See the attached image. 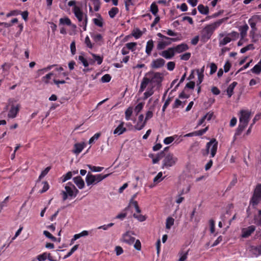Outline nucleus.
Wrapping results in <instances>:
<instances>
[{
	"label": "nucleus",
	"instance_id": "obj_1",
	"mask_svg": "<svg viewBox=\"0 0 261 261\" xmlns=\"http://www.w3.org/2000/svg\"><path fill=\"white\" fill-rule=\"evenodd\" d=\"M163 79V74L159 72L149 71L145 73L141 82L139 90V93H142L147 89L143 94L144 99H147L153 94L154 88L158 89L161 87Z\"/></svg>",
	"mask_w": 261,
	"mask_h": 261
},
{
	"label": "nucleus",
	"instance_id": "obj_2",
	"mask_svg": "<svg viewBox=\"0 0 261 261\" xmlns=\"http://www.w3.org/2000/svg\"><path fill=\"white\" fill-rule=\"evenodd\" d=\"M223 22L222 19H220L213 23L206 25L201 31V39L205 42L211 37L214 31L219 27Z\"/></svg>",
	"mask_w": 261,
	"mask_h": 261
},
{
	"label": "nucleus",
	"instance_id": "obj_3",
	"mask_svg": "<svg viewBox=\"0 0 261 261\" xmlns=\"http://www.w3.org/2000/svg\"><path fill=\"white\" fill-rule=\"evenodd\" d=\"M65 189V191H62L61 192L63 200H66L68 197H75L79 192V191L71 182H68L66 184Z\"/></svg>",
	"mask_w": 261,
	"mask_h": 261
},
{
	"label": "nucleus",
	"instance_id": "obj_4",
	"mask_svg": "<svg viewBox=\"0 0 261 261\" xmlns=\"http://www.w3.org/2000/svg\"><path fill=\"white\" fill-rule=\"evenodd\" d=\"M218 142L216 139H212L206 145V149L202 152L204 156L207 155L210 152V157L214 158L217 151Z\"/></svg>",
	"mask_w": 261,
	"mask_h": 261
},
{
	"label": "nucleus",
	"instance_id": "obj_5",
	"mask_svg": "<svg viewBox=\"0 0 261 261\" xmlns=\"http://www.w3.org/2000/svg\"><path fill=\"white\" fill-rule=\"evenodd\" d=\"M261 201V184H257L254 190L253 195L249 201V205L256 208Z\"/></svg>",
	"mask_w": 261,
	"mask_h": 261
},
{
	"label": "nucleus",
	"instance_id": "obj_6",
	"mask_svg": "<svg viewBox=\"0 0 261 261\" xmlns=\"http://www.w3.org/2000/svg\"><path fill=\"white\" fill-rule=\"evenodd\" d=\"M164 159L163 161V168H168L173 166L176 164L178 161L177 157L175 156L172 153H168L166 155L165 154Z\"/></svg>",
	"mask_w": 261,
	"mask_h": 261
},
{
	"label": "nucleus",
	"instance_id": "obj_7",
	"mask_svg": "<svg viewBox=\"0 0 261 261\" xmlns=\"http://www.w3.org/2000/svg\"><path fill=\"white\" fill-rule=\"evenodd\" d=\"M239 123L248 125L250 120V112L248 110H241L240 112Z\"/></svg>",
	"mask_w": 261,
	"mask_h": 261
},
{
	"label": "nucleus",
	"instance_id": "obj_8",
	"mask_svg": "<svg viewBox=\"0 0 261 261\" xmlns=\"http://www.w3.org/2000/svg\"><path fill=\"white\" fill-rule=\"evenodd\" d=\"M175 52L172 47H169L159 53V55L166 59H171L175 55Z\"/></svg>",
	"mask_w": 261,
	"mask_h": 261
},
{
	"label": "nucleus",
	"instance_id": "obj_9",
	"mask_svg": "<svg viewBox=\"0 0 261 261\" xmlns=\"http://www.w3.org/2000/svg\"><path fill=\"white\" fill-rule=\"evenodd\" d=\"M255 227L254 225H251L246 228L242 229V237L247 238L255 231Z\"/></svg>",
	"mask_w": 261,
	"mask_h": 261
},
{
	"label": "nucleus",
	"instance_id": "obj_10",
	"mask_svg": "<svg viewBox=\"0 0 261 261\" xmlns=\"http://www.w3.org/2000/svg\"><path fill=\"white\" fill-rule=\"evenodd\" d=\"M130 233V231H127L123 234L122 239L123 242L128 245H132L135 241V238L131 236Z\"/></svg>",
	"mask_w": 261,
	"mask_h": 261
},
{
	"label": "nucleus",
	"instance_id": "obj_11",
	"mask_svg": "<svg viewBox=\"0 0 261 261\" xmlns=\"http://www.w3.org/2000/svg\"><path fill=\"white\" fill-rule=\"evenodd\" d=\"M165 63V61L162 58H158L153 60L151 64V67L154 69H157L162 67Z\"/></svg>",
	"mask_w": 261,
	"mask_h": 261
},
{
	"label": "nucleus",
	"instance_id": "obj_12",
	"mask_svg": "<svg viewBox=\"0 0 261 261\" xmlns=\"http://www.w3.org/2000/svg\"><path fill=\"white\" fill-rule=\"evenodd\" d=\"M259 19V16L258 15H254L248 20V22L252 29V31L250 32L251 33L256 31V24Z\"/></svg>",
	"mask_w": 261,
	"mask_h": 261
},
{
	"label": "nucleus",
	"instance_id": "obj_13",
	"mask_svg": "<svg viewBox=\"0 0 261 261\" xmlns=\"http://www.w3.org/2000/svg\"><path fill=\"white\" fill-rule=\"evenodd\" d=\"M72 11L79 21L82 22L83 20L84 14L81 9L77 6H74Z\"/></svg>",
	"mask_w": 261,
	"mask_h": 261
},
{
	"label": "nucleus",
	"instance_id": "obj_14",
	"mask_svg": "<svg viewBox=\"0 0 261 261\" xmlns=\"http://www.w3.org/2000/svg\"><path fill=\"white\" fill-rule=\"evenodd\" d=\"M124 122L123 121H120L119 124L118 125V126L114 129L113 132V134L114 135H120L123 134L124 133H125L127 129L126 127L124 126Z\"/></svg>",
	"mask_w": 261,
	"mask_h": 261
},
{
	"label": "nucleus",
	"instance_id": "obj_15",
	"mask_svg": "<svg viewBox=\"0 0 261 261\" xmlns=\"http://www.w3.org/2000/svg\"><path fill=\"white\" fill-rule=\"evenodd\" d=\"M173 48L174 50L175 54H179L189 49V46L187 44L182 43L174 47H173Z\"/></svg>",
	"mask_w": 261,
	"mask_h": 261
},
{
	"label": "nucleus",
	"instance_id": "obj_16",
	"mask_svg": "<svg viewBox=\"0 0 261 261\" xmlns=\"http://www.w3.org/2000/svg\"><path fill=\"white\" fill-rule=\"evenodd\" d=\"M157 36L159 37L164 39V41H165V42L170 43V45L172 43V42H176V41H179L180 40V39L178 37H176V38L168 37L167 36H166L163 35L161 33H158L157 34Z\"/></svg>",
	"mask_w": 261,
	"mask_h": 261
},
{
	"label": "nucleus",
	"instance_id": "obj_17",
	"mask_svg": "<svg viewBox=\"0 0 261 261\" xmlns=\"http://www.w3.org/2000/svg\"><path fill=\"white\" fill-rule=\"evenodd\" d=\"M154 47V41L152 40H149L146 45L145 53L147 56H149L151 54V51Z\"/></svg>",
	"mask_w": 261,
	"mask_h": 261
},
{
	"label": "nucleus",
	"instance_id": "obj_18",
	"mask_svg": "<svg viewBox=\"0 0 261 261\" xmlns=\"http://www.w3.org/2000/svg\"><path fill=\"white\" fill-rule=\"evenodd\" d=\"M73 180L80 189H82L84 188V181L80 176L74 177L73 178Z\"/></svg>",
	"mask_w": 261,
	"mask_h": 261
},
{
	"label": "nucleus",
	"instance_id": "obj_19",
	"mask_svg": "<svg viewBox=\"0 0 261 261\" xmlns=\"http://www.w3.org/2000/svg\"><path fill=\"white\" fill-rule=\"evenodd\" d=\"M19 107L18 106H12L9 112L8 117L9 118H14L16 117L17 113L19 112Z\"/></svg>",
	"mask_w": 261,
	"mask_h": 261
},
{
	"label": "nucleus",
	"instance_id": "obj_20",
	"mask_svg": "<svg viewBox=\"0 0 261 261\" xmlns=\"http://www.w3.org/2000/svg\"><path fill=\"white\" fill-rule=\"evenodd\" d=\"M86 182L88 186H91L92 185H95L96 182L94 175H93L91 173L88 172L86 177Z\"/></svg>",
	"mask_w": 261,
	"mask_h": 261
},
{
	"label": "nucleus",
	"instance_id": "obj_21",
	"mask_svg": "<svg viewBox=\"0 0 261 261\" xmlns=\"http://www.w3.org/2000/svg\"><path fill=\"white\" fill-rule=\"evenodd\" d=\"M170 45V43L165 42L164 39L158 41L156 45V49L159 50H163L166 48V46Z\"/></svg>",
	"mask_w": 261,
	"mask_h": 261
},
{
	"label": "nucleus",
	"instance_id": "obj_22",
	"mask_svg": "<svg viewBox=\"0 0 261 261\" xmlns=\"http://www.w3.org/2000/svg\"><path fill=\"white\" fill-rule=\"evenodd\" d=\"M247 126V125L239 123V126L236 131V133L234 134V140L236 139V136H240L243 131L244 130L245 127Z\"/></svg>",
	"mask_w": 261,
	"mask_h": 261
},
{
	"label": "nucleus",
	"instance_id": "obj_23",
	"mask_svg": "<svg viewBox=\"0 0 261 261\" xmlns=\"http://www.w3.org/2000/svg\"><path fill=\"white\" fill-rule=\"evenodd\" d=\"M238 83L236 82H233L231 84L229 85L227 89V93L228 95V97H230L233 93V90L235 88V87L237 85Z\"/></svg>",
	"mask_w": 261,
	"mask_h": 261
},
{
	"label": "nucleus",
	"instance_id": "obj_24",
	"mask_svg": "<svg viewBox=\"0 0 261 261\" xmlns=\"http://www.w3.org/2000/svg\"><path fill=\"white\" fill-rule=\"evenodd\" d=\"M249 29V27L247 24L240 27L239 28V31H240V35L241 39H243L245 37H246L247 35V31Z\"/></svg>",
	"mask_w": 261,
	"mask_h": 261
},
{
	"label": "nucleus",
	"instance_id": "obj_25",
	"mask_svg": "<svg viewBox=\"0 0 261 261\" xmlns=\"http://www.w3.org/2000/svg\"><path fill=\"white\" fill-rule=\"evenodd\" d=\"M197 9L199 12L202 14L207 15L209 13L208 7L207 6H204L202 4L199 5Z\"/></svg>",
	"mask_w": 261,
	"mask_h": 261
},
{
	"label": "nucleus",
	"instance_id": "obj_26",
	"mask_svg": "<svg viewBox=\"0 0 261 261\" xmlns=\"http://www.w3.org/2000/svg\"><path fill=\"white\" fill-rule=\"evenodd\" d=\"M132 206L134 207V208H135V210L137 213L140 214L141 212V210H140V208L139 206L137 201L129 203L128 206L126 207L125 208V209L124 210V211H125L127 210L128 209L129 207H132Z\"/></svg>",
	"mask_w": 261,
	"mask_h": 261
},
{
	"label": "nucleus",
	"instance_id": "obj_27",
	"mask_svg": "<svg viewBox=\"0 0 261 261\" xmlns=\"http://www.w3.org/2000/svg\"><path fill=\"white\" fill-rule=\"evenodd\" d=\"M93 23L99 27H102L103 25V19L100 15L98 14V18H93Z\"/></svg>",
	"mask_w": 261,
	"mask_h": 261
},
{
	"label": "nucleus",
	"instance_id": "obj_28",
	"mask_svg": "<svg viewBox=\"0 0 261 261\" xmlns=\"http://www.w3.org/2000/svg\"><path fill=\"white\" fill-rule=\"evenodd\" d=\"M84 149V145L81 143H76L74 145L73 152L76 154H79Z\"/></svg>",
	"mask_w": 261,
	"mask_h": 261
},
{
	"label": "nucleus",
	"instance_id": "obj_29",
	"mask_svg": "<svg viewBox=\"0 0 261 261\" xmlns=\"http://www.w3.org/2000/svg\"><path fill=\"white\" fill-rule=\"evenodd\" d=\"M165 156V152L164 151H161L160 153L156 154L155 158L152 159V163L156 164L159 161Z\"/></svg>",
	"mask_w": 261,
	"mask_h": 261
},
{
	"label": "nucleus",
	"instance_id": "obj_30",
	"mask_svg": "<svg viewBox=\"0 0 261 261\" xmlns=\"http://www.w3.org/2000/svg\"><path fill=\"white\" fill-rule=\"evenodd\" d=\"M188 253L189 250L186 251L181 250L178 253L180 255V258H179L178 261H185L187 258Z\"/></svg>",
	"mask_w": 261,
	"mask_h": 261
},
{
	"label": "nucleus",
	"instance_id": "obj_31",
	"mask_svg": "<svg viewBox=\"0 0 261 261\" xmlns=\"http://www.w3.org/2000/svg\"><path fill=\"white\" fill-rule=\"evenodd\" d=\"M133 108L132 107H128L125 111V118L126 120H129L132 115Z\"/></svg>",
	"mask_w": 261,
	"mask_h": 261
},
{
	"label": "nucleus",
	"instance_id": "obj_32",
	"mask_svg": "<svg viewBox=\"0 0 261 261\" xmlns=\"http://www.w3.org/2000/svg\"><path fill=\"white\" fill-rule=\"evenodd\" d=\"M174 219L171 217H169L167 218L166 221V228L168 229H170L171 226L174 224Z\"/></svg>",
	"mask_w": 261,
	"mask_h": 261
},
{
	"label": "nucleus",
	"instance_id": "obj_33",
	"mask_svg": "<svg viewBox=\"0 0 261 261\" xmlns=\"http://www.w3.org/2000/svg\"><path fill=\"white\" fill-rule=\"evenodd\" d=\"M109 175V174L105 175H102L101 174L94 175L96 184L100 182L105 178H107Z\"/></svg>",
	"mask_w": 261,
	"mask_h": 261
},
{
	"label": "nucleus",
	"instance_id": "obj_34",
	"mask_svg": "<svg viewBox=\"0 0 261 261\" xmlns=\"http://www.w3.org/2000/svg\"><path fill=\"white\" fill-rule=\"evenodd\" d=\"M72 176V172L71 171L68 172L66 174L63 175L61 178L60 179L61 180L62 182H64L66 181H67L68 179H70L71 178Z\"/></svg>",
	"mask_w": 261,
	"mask_h": 261
},
{
	"label": "nucleus",
	"instance_id": "obj_35",
	"mask_svg": "<svg viewBox=\"0 0 261 261\" xmlns=\"http://www.w3.org/2000/svg\"><path fill=\"white\" fill-rule=\"evenodd\" d=\"M91 37L96 42H100L102 41V36L100 34H92L91 35Z\"/></svg>",
	"mask_w": 261,
	"mask_h": 261
},
{
	"label": "nucleus",
	"instance_id": "obj_36",
	"mask_svg": "<svg viewBox=\"0 0 261 261\" xmlns=\"http://www.w3.org/2000/svg\"><path fill=\"white\" fill-rule=\"evenodd\" d=\"M132 34L136 39H139L142 36L143 33L139 29L137 28L133 30Z\"/></svg>",
	"mask_w": 261,
	"mask_h": 261
},
{
	"label": "nucleus",
	"instance_id": "obj_37",
	"mask_svg": "<svg viewBox=\"0 0 261 261\" xmlns=\"http://www.w3.org/2000/svg\"><path fill=\"white\" fill-rule=\"evenodd\" d=\"M59 21H60V24H66L68 26L71 25V21L67 17L60 18Z\"/></svg>",
	"mask_w": 261,
	"mask_h": 261
},
{
	"label": "nucleus",
	"instance_id": "obj_38",
	"mask_svg": "<svg viewBox=\"0 0 261 261\" xmlns=\"http://www.w3.org/2000/svg\"><path fill=\"white\" fill-rule=\"evenodd\" d=\"M146 121L143 122H139L138 121L137 124L134 126L135 129L138 130H140L142 129L146 125Z\"/></svg>",
	"mask_w": 261,
	"mask_h": 261
},
{
	"label": "nucleus",
	"instance_id": "obj_39",
	"mask_svg": "<svg viewBox=\"0 0 261 261\" xmlns=\"http://www.w3.org/2000/svg\"><path fill=\"white\" fill-rule=\"evenodd\" d=\"M119 12V9L117 7H113L109 11V15L112 18H114L116 14Z\"/></svg>",
	"mask_w": 261,
	"mask_h": 261
},
{
	"label": "nucleus",
	"instance_id": "obj_40",
	"mask_svg": "<svg viewBox=\"0 0 261 261\" xmlns=\"http://www.w3.org/2000/svg\"><path fill=\"white\" fill-rule=\"evenodd\" d=\"M137 45V44L136 42H129L125 44V47L127 49L134 51L136 50Z\"/></svg>",
	"mask_w": 261,
	"mask_h": 261
},
{
	"label": "nucleus",
	"instance_id": "obj_41",
	"mask_svg": "<svg viewBox=\"0 0 261 261\" xmlns=\"http://www.w3.org/2000/svg\"><path fill=\"white\" fill-rule=\"evenodd\" d=\"M150 11L154 16H156L157 15V13L159 11V9L158 6L155 4V3H153L152 4H151L150 6Z\"/></svg>",
	"mask_w": 261,
	"mask_h": 261
},
{
	"label": "nucleus",
	"instance_id": "obj_42",
	"mask_svg": "<svg viewBox=\"0 0 261 261\" xmlns=\"http://www.w3.org/2000/svg\"><path fill=\"white\" fill-rule=\"evenodd\" d=\"M144 105V102H140L139 103L135 108L134 111L136 113V115H138L143 109Z\"/></svg>",
	"mask_w": 261,
	"mask_h": 261
},
{
	"label": "nucleus",
	"instance_id": "obj_43",
	"mask_svg": "<svg viewBox=\"0 0 261 261\" xmlns=\"http://www.w3.org/2000/svg\"><path fill=\"white\" fill-rule=\"evenodd\" d=\"M87 166L93 172H100L103 169V167H97L91 165H87Z\"/></svg>",
	"mask_w": 261,
	"mask_h": 261
},
{
	"label": "nucleus",
	"instance_id": "obj_44",
	"mask_svg": "<svg viewBox=\"0 0 261 261\" xmlns=\"http://www.w3.org/2000/svg\"><path fill=\"white\" fill-rule=\"evenodd\" d=\"M79 248V245H74L69 251V252L64 256V259L67 258L70 256Z\"/></svg>",
	"mask_w": 261,
	"mask_h": 261
},
{
	"label": "nucleus",
	"instance_id": "obj_45",
	"mask_svg": "<svg viewBox=\"0 0 261 261\" xmlns=\"http://www.w3.org/2000/svg\"><path fill=\"white\" fill-rule=\"evenodd\" d=\"M231 41V38L229 37L226 36L224 37L222 40L220 41L219 45L223 46L229 43Z\"/></svg>",
	"mask_w": 261,
	"mask_h": 261
},
{
	"label": "nucleus",
	"instance_id": "obj_46",
	"mask_svg": "<svg viewBox=\"0 0 261 261\" xmlns=\"http://www.w3.org/2000/svg\"><path fill=\"white\" fill-rule=\"evenodd\" d=\"M53 75V72H50L47 74L45 76L42 77V81L45 84H47L49 83V80L51 79V77Z\"/></svg>",
	"mask_w": 261,
	"mask_h": 261
},
{
	"label": "nucleus",
	"instance_id": "obj_47",
	"mask_svg": "<svg viewBox=\"0 0 261 261\" xmlns=\"http://www.w3.org/2000/svg\"><path fill=\"white\" fill-rule=\"evenodd\" d=\"M43 233L46 237L50 239L52 241L56 242L57 241V238L53 236L49 231L44 230Z\"/></svg>",
	"mask_w": 261,
	"mask_h": 261
},
{
	"label": "nucleus",
	"instance_id": "obj_48",
	"mask_svg": "<svg viewBox=\"0 0 261 261\" xmlns=\"http://www.w3.org/2000/svg\"><path fill=\"white\" fill-rule=\"evenodd\" d=\"M176 136H177L175 135L173 136L166 137L164 139L163 142L165 144H167V145L171 143L174 140V139L176 137Z\"/></svg>",
	"mask_w": 261,
	"mask_h": 261
},
{
	"label": "nucleus",
	"instance_id": "obj_49",
	"mask_svg": "<svg viewBox=\"0 0 261 261\" xmlns=\"http://www.w3.org/2000/svg\"><path fill=\"white\" fill-rule=\"evenodd\" d=\"M253 49H254L253 45L252 44H250L247 45L246 46L241 48L240 50V53L242 54H244L249 50Z\"/></svg>",
	"mask_w": 261,
	"mask_h": 261
},
{
	"label": "nucleus",
	"instance_id": "obj_50",
	"mask_svg": "<svg viewBox=\"0 0 261 261\" xmlns=\"http://www.w3.org/2000/svg\"><path fill=\"white\" fill-rule=\"evenodd\" d=\"M172 98L169 97L166 99V100L165 101V102L163 106V108H162V113H164L166 108L169 105L171 101H172Z\"/></svg>",
	"mask_w": 261,
	"mask_h": 261
},
{
	"label": "nucleus",
	"instance_id": "obj_51",
	"mask_svg": "<svg viewBox=\"0 0 261 261\" xmlns=\"http://www.w3.org/2000/svg\"><path fill=\"white\" fill-rule=\"evenodd\" d=\"M111 80V76L109 74H106L101 78V81L103 83H108Z\"/></svg>",
	"mask_w": 261,
	"mask_h": 261
},
{
	"label": "nucleus",
	"instance_id": "obj_52",
	"mask_svg": "<svg viewBox=\"0 0 261 261\" xmlns=\"http://www.w3.org/2000/svg\"><path fill=\"white\" fill-rule=\"evenodd\" d=\"M79 60L81 61V62L83 64V65L85 67H88L89 66V63L88 61L83 56H79Z\"/></svg>",
	"mask_w": 261,
	"mask_h": 261
},
{
	"label": "nucleus",
	"instance_id": "obj_53",
	"mask_svg": "<svg viewBox=\"0 0 261 261\" xmlns=\"http://www.w3.org/2000/svg\"><path fill=\"white\" fill-rule=\"evenodd\" d=\"M50 169V167H47L43 171H42L39 176L38 180H40L42 178L44 177L48 173Z\"/></svg>",
	"mask_w": 261,
	"mask_h": 261
},
{
	"label": "nucleus",
	"instance_id": "obj_54",
	"mask_svg": "<svg viewBox=\"0 0 261 261\" xmlns=\"http://www.w3.org/2000/svg\"><path fill=\"white\" fill-rule=\"evenodd\" d=\"M208 129V127L207 126L204 128L198 130L197 131H195V136H202V135H203L204 133H205L207 131Z\"/></svg>",
	"mask_w": 261,
	"mask_h": 261
},
{
	"label": "nucleus",
	"instance_id": "obj_55",
	"mask_svg": "<svg viewBox=\"0 0 261 261\" xmlns=\"http://www.w3.org/2000/svg\"><path fill=\"white\" fill-rule=\"evenodd\" d=\"M191 56L190 53H186L180 56V59L181 60L188 61L190 58Z\"/></svg>",
	"mask_w": 261,
	"mask_h": 261
},
{
	"label": "nucleus",
	"instance_id": "obj_56",
	"mask_svg": "<svg viewBox=\"0 0 261 261\" xmlns=\"http://www.w3.org/2000/svg\"><path fill=\"white\" fill-rule=\"evenodd\" d=\"M100 135V133H97L94 134V136L89 139V143L92 144L94 143L95 140H97L99 138Z\"/></svg>",
	"mask_w": 261,
	"mask_h": 261
},
{
	"label": "nucleus",
	"instance_id": "obj_57",
	"mask_svg": "<svg viewBox=\"0 0 261 261\" xmlns=\"http://www.w3.org/2000/svg\"><path fill=\"white\" fill-rule=\"evenodd\" d=\"M228 36L231 38V40H235L237 39L239 37V34L235 31H233L231 33L228 34Z\"/></svg>",
	"mask_w": 261,
	"mask_h": 261
},
{
	"label": "nucleus",
	"instance_id": "obj_58",
	"mask_svg": "<svg viewBox=\"0 0 261 261\" xmlns=\"http://www.w3.org/2000/svg\"><path fill=\"white\" fill-rule=\"evenodd\" d=\"M210 68H211V70H210V74L212 75L216 72L217 69V66L215 63H212L210 64Z\"/></svg>",
	"mask_w": 261,
	"mask_h": 261
},
{
	"label": "nucleus",
	"instance_id": "obj_59",
	"mask_svg": "<svg viewBox=\"0 0 261 261\" xmlns=\"http://www.w3.org/2000/svg\"><path fill=\"white\" fill-rule=\"evenodd\" d=\"M92 56L95 61H96L98 65H100L102 63L103 61L102 57L95 54H93Z\"/></svg>",
	"mask_w": 261,
	"mask_h": 261
},
{
	"label": "nucleus",
	"instance_id": "obj_60",
	"mask_svg": "<svg viewBox=\"0 0 261 261\" xmlns=\"http://www.w3.org/2000/svg\"><path fill=\"white\" fill-rule=\"evenodd\" d=\"M114 224L113 223H110L107 225H103L97 227L98 229H103L105 230H108L109 228L112 227Z\"/></svg>",
	"mask_w": 261,
	"mask_h": 261
},
{
	"label": "nucleus",
	"instance_id": "obj_61",
	"mask_svg": "<svg viewBox=\"0 0 261 261\" xmlns=\"http://www.w3.org/2000/svg\"><path fill=\"white\" fill-rule=\"evenodd\" d=\"M254 219L256 224L261 226V210L258 211V215L256 216Z\"/></svg>",
	"mask_w": 261,
	"mask_h": 261
},
{
	"label": "nucleus",
	"instance_id": "obj_62",
	"mask_svg": "<svg viewBox=\"0 0 261 261\" xmlns=\"http://www.w3.org/2000/svg\"><path fill=\"white\" fill-rule=\"evenodd\" d=\"M175 66V63L174 62H169L167 64V69L169 71H172L174 70Z\"/></svg>",
	"mask_w": 261,
	"mask_h": 261
},
{
	"label": "nucleus",
	"instance_id": "obj_63",
	"mask_svg": "<svg viewBox=\"0 0 261 261\" xmlns=\"http://www.w3.org/2000/svg\"><path fill=\"white\" fill-rule=\"evenodd\" d=\"M37 259L39 261H44L47 259L46 252H44L41 254H39L37 257Z\"/></svg>",
	"mask_w": 261,
	"mask_h": 261
},
{
	"label": "nucleus",
	"instance_id": "obj_64",
	"mask_svg": "<svg viewBox=\"0 0 261 261\" xmlns=\"http://www.w3.org/2000/svg\"><path fill=\"white\" fill-rule=\"evenodd\" d=\"M133 217L135 218H136L140 222L144 221L146 220V217L142 215H137L136 214H134Z\"/></svg>",
	"mask_w": 261,
	"mask_h": 261
}]
</instances>
